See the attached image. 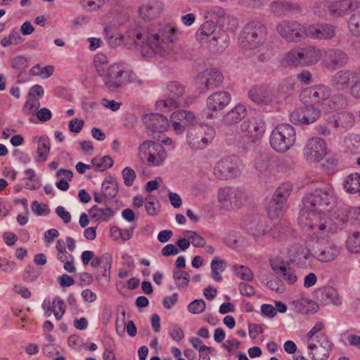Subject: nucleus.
Returning <instances> with one entry per match:
<instances>
[{"label":"nucleus","mask_w":360,"mask_h":360,"mask_svg":"<svg viewBox=\"0 0 360 360\" xmlns=\"http://www.w3.org/2000/svg\"><path fill=\"white\" fill-rule=\"evenodd\" d=\"M177 27L172 24L161 27L157 32L146 36V44L153 53L163 55L172 49V44L177 40Z\"/></svg>","instance_id":"1"},{"label":"nucleus","mask_w":360,"mask_h":360,"mask_svg":"<svg viewBox=\"0 0 360 360\" xmlns=\"http://www.w3.org/2000/svg\"><path fill=\"white\" fill-rule=\"evenodd\" d=\"M335 203L333 188L330 186L319 188L306 195L303 199L302 211H317L326 213Z\"/></svg>","instance_id":"2"},{"label":"nucleus","mask_w":360,"mask_h":360,"mask_svg":"<svg viewBox=\"0 0 360 360\" xmlns=\"http://www.w3.org/2000/svg\"><path fill=\"white\" fill-rule=\"evenodd\" d=\"M323 56V51L314 46H308L290 50L283 58V62L294 67L310 66L316 64Z\"/></svg>","instance_id":"3"},{"label":"nucleus","mask_w":360,"mask_h":360,"mask_svg":"<svg viewBox=\"0 0 360 360\" xmlns=\"http://www.w3.org/2000/svg\"><path fill=\"white\" fill-rule=\"evenodd\" d=\"M132 71L126 63H115L108 68L103 79L107 88L115 91L129 83L132 79Z\"/></svg>","instance_id":"4"},{"label":"nucleus","mask_w":360,"mask_h":360,"mask_svg":"<svg viewBox=\"0 0 360 360\" xmlns=\"http://www.w3.org/2000/svg\"><path fill=\"white\" fill-rule=\"evenodd\" d=\"M295 139V129L288 124H281L272 131L270 144L275 150L283 153L293 146Z\"/></svg>","instance_id":"5"},{"label":"nucleus","mask_w":360,"mask_h":360,"mask_svg":"<svg viewBox=\"0 0 360 360\" xmlns=\"http://www.w3.org/2000/svg\"><path fill=\"white\" fill-rule=\"evenodd\" d=\"M138 157L143 163H147L150 166H158L165 160L167 153L160 143L146 141L139 147Z\"/></svg>","instance_id":"6"},{"label":"nucleus","mask_w":360,"mask_h":360,"mask_svg":"<svg viewBox=\"0 0 360 360\" xmlns=\"http://www.w3.org/2000/svg\"><path fill=\"white\" fill-rule=\"evenodd\" d=\"M266 27L259 21L248 23L243 32V46L255 49L263 44L266 39Z\"/></svg>","instance_id":"7"},{"label":"nucleus","mask_w":360,"mask_h":360,"mask_svg":"<svg viewBox=\"0 0 360 360\" xmlns=\"http://www.w3.org/2000/svg\"><path fill=\"white\" fill-rule=\"evenodd\" d=\"M276 30L288 42L298 43L307 37V27L297 21L283 20L277 24Z\"/></svg>","instance_id":"8"},{"label":"nucleus","mask_w":360,"mask_h":360,"mask_svg":"<svg viewBox=\"0 0 360 360\" xmlns=\"http://www.w3.org/2000/svg\"><path fill=\"white\" fill-rule=\"evenodd\" d=\"M218 200L221 207L226 210L240 208L247 202V197L242 191L225 187L219 190Z\"/></svg>","instance_id":"9"},{"label":"nucleus","mask_w":360,"mask_h":360,"mask_svg":"<svg viewBox=\"0 0 360 360\" xmlns=\"http://www.w3.org/2000/svg\"><path fill=\"white\" fill-rule=\"evenodd\" d=\"M307 216L302 217V221L305 220L304 224L315 233L330 232L333 229L332 221L326 216V213L317 211H304Z\"/></svg>","instance_id":"10"},{"label":"nucleus","mask_w":360,"mask_h":360,"mask_svg":"<svg viewBox=\"0 0 360 360\" xmlns=\"http://www.w3.org/2000/svg\"><path fill=\"white\" fill-rule=\"evenodd\" d=\"M240 129L243 139L248 142L256 143L263 137L266 126L261 118L252 117L243 121Z\"/></svg>","instance_id":"11"},{"label":"nucleus","mask_w":360,"mask_h":360,"mask_svg":"<svg viewBox=\"0 0 360 360\" xmlns=\"http://www.w3.org/2000/svg\"><path fill=\"white\" fill-rule=\"evenodd\" d=\"M330 89L323 84L313 86L304 91V96L308 98L305 100L306 103L322 109H324L323 105L330 101Z\"/></svg>","instance_id":"12"},{"label":"nucleus","mask_w":360,"mask_h":360,"mask_svg":"<svg viewBox=\"0 0 360 360\" xmlns=\"http://www.w3.org/2000/svg\"><path fill=\"white\" fill-rule=\"evenodd\" d=\"M327 153V144L321 138H312L307 141L304 155L309 162H319Z\"/></svg>","instance_id":"13"},{"label":"nucleus","mask_w":360,"mask_h":360,"mask_svg":"<svg viewBox=\"0 0 360 360\" xmlns=\"http://www.w3.org/2000/svg\"><path fill=\"white\" fill-rule=\"evenodd\" d=\"M320 116V109L309 104L304 108L296 109L290 115V121L295 124H310L315 122Z\"/></svg>","instance_id":"14"},{"label":"nucleus","mask_w":360,"mask_h":360,"mask_svg":"<svg viewBox=\"0 0 360 360\" xmlns=\"http://www.w3.org/2000/svg\"><path fill=\"white\" fill-rule=\"evenodd\" d=\"M239 173L235 159L227 158L219 161L214 167V174L219 179H229L236 177Z\"/></svg>","instance_id":"15"},{"label":"nucleus","mask_w":360,"mask_h":360,"mask_svg":"<svg viewBox=\"0 0 360 360\" xmlns=\"http://www.w3.org/2000/svg\"><path fill=\"white\" fill-rule=\"evenodd\" d=\"M215 135L213 128L205 127L195 134H191L188 139L189 146L194 150H200L205 148L210 143Z\"/></svg>","instance_id":"16"},{"label":"nucleus","mask_w":360,"mask_h":360,"mask_svg":"<svg viewBox=\"0 0 360 360\" xmlns=\"http://www.w3.org/2000/svg\"><path fill=\"white\" fill-rule=\"evenodd\" d=\"M164 10L163 3L159 0H150L139 7V16L146 21H150L160 17Z\"/></svg>","instance_id":"17"},{"label":"nucleus","mask_w":360,"mask_h":360,"mask_svg":"<svg viewBox=\"0 0 360 360\" xmlns=\"http://www.w3.org/2000/svg\"><path fill=\"white\" fill-rule=\"evenodd\" d=\"M308 349L313 360H326L332 349V343L326 335L321 337L319 345L309 342Z\"/></svg>","instance_id":"18"},{"label":"nucleus","mask_w":360,"mask_h":360,"mask_svg":"<svg viewBox=\"0 0 360 360\" xmlns=\"http://www.w3.org/2000/svg\"><path fill=\"white\" fill-rule=\"evenodd\" d=\"M171 122L176 134H181L186 129L195 122L194 115L186 110H177L171 115Z\"/></svg>","instance_id":"19"},{"label":"nucleus","mask_w":360,"mask_h":360,"mask_svg":"<svg viewBox=\"0 0 360 360\" xmlns=\"http://www.w3.org/2000/svg\"><path fill=\"white\" fill-rule=\"evenodd\" d=\"M224 80L222 74L215 69H207L197 77V82L203 85L206 89L219 86Z\"/></svg>","instance_id":"20"},{"label":"nucleus","mask_w":360,"mask_h":360,"mask_svg":"<svg viewBox=\"0 0 360 360\" xmlns=\"http://www.w3.org/2000/svg\"><path fill=\"white\" fill-rule=\"evenodd\" d=\"M335 34V27L330 24L312 25L307 28V37L317 39H330Z\"/></svg>","instance_id":"21"},{"label":"nucleus","mask_w":360,"mask_h":360,"mask_svg":"<svg viewBox=\"0 0 360 360\" xmlns=\"http://www.w3.org/2000/svg\"><path fill=\"white\" fill-rule=\"evenodd\" d=\"M316 300L323 304L332 303L334 305H340L342 300L335 288L332 286H324L315 291Z\"/></svg>","instance_id":"22"},{"label":"nucleus","mask_w":360,"mask_h":360,"mask_svg":"<svg viewBox=\"0 0 360 360\" xmlns=\"http://www.w3.org/2000/svg\"><path fill=\"white\" fill-rule=\"evenodd\" d=\"M231 100L229 93L224 91L211 94L207 99V106L210 110L219 111L229 105Z\"/></svg>","instance_id":"23"},{"label":"nucleus","mask_w":360,"mask_h":360,"mask_svg":"<svg viewBox=\"0 0 360 360\" xmlns=\"http://www.w3.org/2000/svg\"><path fill=\"white\" fill-rule=\"evenodd\" d=\"M323 62L328 67L335 68L342 66L347 61V55L340 50L323 51Z\"/></svg>","instance_id":"24"},{"label":"nucleus","mask_w":360,"mask_h":360,"mask_svg":"<svg viewBox=\"0 0 360 360\" xmlns=\"http://www.w3.org/2000/svg\"><path fill=\"white\" fill-rule=\"evenodd\" d=\"M340 248L330 243L321 245L315 251L317 259L323 262H328L334 260L340 254Z\"/></svg>","instance_id":"25"},{"label":"nucleus","mask_w":360,"mask_h":360,"mask_svg":"<svg viewBox=\"0 0 360 360\" xmlns=\"http://www.w3.org/2000/svg\"><path fill=\"white\" fill-rule=\"evenodd\" d=\"M250 98L256 103L268 104L273 101V94L266 86H256L249 91Z\"/></svg>","instance_id":"26"},{"label":"nucleus","mask_w":360,"mask_h":360,"mask_svg":"<svg viewBox=\"0 0 360 360\" xmlns=\"http://www.w3.org/2000/svg\"><path fill=\"white\" fill-rule=\"evenodd\" d=\"M357 72L353 70H341L338 72L333 78V86L338 89L348 87L350 83H354Z\"/></svg>","instance_id":"27"},{"label":"nucleus","mask_w":360,"mask_h":360,"mask_svg":"<svg viewBox=\"0 0 360 360\" xmlns=\"http://www.w3.org/2000/svg\"><path fill=\"white\" fill-rule=\"evenodd\" d=\"M148 129L153 132L162 133L169 127V121L166 117L161 114H151L146 120Z\"/></svg>","instance_id":"28"},{"label":"nucleus","mask_w":360,"mask_h":360,"mask_svg":"<svg viewBox=\"0 0 360 360\" xmlns=\"http://www.w3.org/2000/svg\"><path fill=\"white\" fill-rule=\"evenodd\" d=\"M247 115L244 105H237L233 109L228 112L224 117L223 122L226 125H232L239 122Z\"/></svg>","instance_id":"29"},{"label":"nucleus","mask_w":360,"mask_h":360,"mask_svg":"<svg viewBox=\"0 0 360 360\" xmlns=\"http://www.w3.org/2000/svg\"><path fill=\"white\" fill-rule=\"evenodd\" d=\"M50 147L51 143L49 139L46 136H41L38 141L35 161L37 162H45L49 156Z\"/></svg>","instance_id":"30"},{"label":"nucleus","mask_w":360,"mask_h":360,"mask_svg":"<svg viewBox=\"0 0 360 360\" xmlns=\"http://www.w3.org/2000/svg\"><path fill=\"white\" fill-rule=\"evenodd\" d=\"M292 304L297 312L304 314L315 312L317 307L316 304L313 300L307 298H301L293 301Z\"/></svg>","instance_id":"31"},{"label":"nucleus","mask_w":360,"mask_h":360,"mask_svg":"<svg viewBox=\"0 0 360 360\" xmlns=\"http://www.w3.org/2000/svg\"><path fill=\"white\" fill-rule=\"evenodd\" d=\"M351 8V4L346 0L337 1L328 6L329 12L334 17L345 15Z\"/></svg>","instance_id":"32"},{"label":"nucleus","mask_w":360,"mask_h":360,"mask_svg":"<svg viewBox=\"0 0 360 360\" xmlns=\"http://www.w3.org/2000/svg\"><path fill=\"white\" fill-rule=\"evenodd\" d=\"M89 214L91 218L96 220L107 221L109 218L114 215L113 210L108 207H100L98 205H94L89 210Z\"/></svg>","instance_id":"33"},{"label":"nucleus","mask_w":360,"mask_h":360,"mask_svg":"<svg viewBox=\"0 0 360 360\" xmlns=\"http://www.w3.org/2000/svg\"><path fill=\"white\" fill-rule=\"evenodd\" d=\"M344 188L347 193H360V174L354 173L349 175L344 182Z\"/></svg>","instance_id":"34"},{"label":"nucleus","mask_w":360,"mask_h":360,"mask_svg":"<svg viewBox=\"0 0 360 360\" xmlns=\"http://www.w3.org/2000/svg\"><path fill=\"white\" fill-rule=\"evenodd\" d=\"M292 190V186L289 183H283L276 189L272 198L275 200L285 203Z\"/></svg>","instance_id":"35"},{"label":"nucleus","mask_w":360,"mask_h":360,"mask_svg":"<svg viewBox=\"0 0 360 360\" xmlns=\"http://www.w3.org/2000/svg\"><path fill=\"white\" fill-rule=\"evenodd\" d=\"M190 342L193 347L200 352V358L210 360L209 354L213 352V348L203 345L202 341L198 338H192Z\"/></svg>","instance_id":"36"},{"label":"nucleus","mask_w":360,"mask_h":360,"mask_svg":"<svg viewBox=\"0 0 360 360\" xmlns=\"http://www.w3.org/2000/svg\"><path fill=\"white\" fill-rule=\"evenodd\" d=\"M215 30V25L212 21H206L198 29L196 37L199 41L205 40L210 36Z\"/></svg>","instance_id":"37"},{"label":"nucleus","mask_w":360,"mask_h":360,"mask_svg":"<svg viewBox=\"0 0 360 360\" xmlns=\"http://www.w3.org/2000/svg\"><path fill=\"white\" fill-rule=\"evenodd\" d=\"M347 250L351 252H360V232H354L347 238Z\"/></svg>","instance_id":"38"},{"label":"nucleus","mask_w":360,"mask_h":360,"mask_svg":"<svg viewBox=\"0 0 360 360\" xmlns=\"http://www.w3.org/2000/svg\"><path fill=\"white\" fill-rule=\"evenodd\" d=\"M173 277L176 281L178 288H186L190 281L189 274L181 269H174L173 272Z\"/></svg>","instance_id":"39"},{"label":"nucleus","mask_w":360,"mask_h":360,"mask_svg":"<svg viewBox=\"0 0 360 360\" xmlns=\"http://www.w3.org/2000/svg\"><path fill=\"white\" fill-rule=\"evenodd\" d=\"M91 163L99 171H104L112 166L113 160L110 156L96 157L91 160Z\"/></svg>","instance_id":"40"},{"label":"nucleus","mask_w":360,"mask_h":360,"mask_svg":"<svg viewBox=\"0 0 360 360\" xmlns=\"http://www.w3.org/2000/svg\"><path fill=\"white\" fill-rule=\"evenodd\" d=\"M337 127L345 129L352 127L354 124V117L350 112H344L340 114L338 119L335 121Z\"/></svg>","instance_id":"41"},{"label":"nucleus","mask_w":360,"mask_h":360,"mask_svg":"<svg viewBox=\"0 0 360 360\" xmlns=\"http://www.w3.org/2000/svg\"><path fill=\"white\" fill-rule=\"evenodd\" d=\"M284 205V203L278 200H275V199L272 198L269 202L267 207L269 217L271 219L278 217L281 213Z\"/></svg>","instance_id":"42"},{"label":"nucleus","mask_w":360,"mask_h":360,"mask_svg":"<svg viewBox=\"0 0 360 360\" xmlns=\"http://www.w3.org/2000/svg\"><path fill=\"white\" fill-rule=\"evenodd\" d=\"M211 268L212 278L217 281H221V276L219 274V272H222L225 269L224 261L218 258H214L211 263Z\"/></svg>","instance_id":"43"},{"label":"nucleus","mask_w":360,"mask_h":360,"mask_svg":"<svg viewBox=\"0 0 360 360\" xmlns=\"http://www.w3.org/2000/svg\"><path fill=\"white\" fill-rule=\"evenodd\" d=\"M51 311L53 312L56 319H60L65 312V304L64 302L59 299L53 300L52 307L47 309L46 313L49 312V315Z\"/></svg>","instance_id":"44"},{"label":"nucleus","mask_w":360,"mask_h":360,"mask_svg":"<svg viewBox=\"0 0 360 360\" xmlns=\"http://www.w3.org/2000/svg\"><path fill=\"white\" fill-rule=\"evenodd\" d=\"M168 96L181 98L185 93L184 86L177 82H170L167 84Z\"/></svg>","instance_id":"45"},{"label":"nucleus","mask_w":360,"mask_h":360,"mask_svg":"<svg viewBox=\"0 0 360 360\" xmlns=\"http://www.w3.org/2000/svg\"><path fill=\"white\" fill-rule=\"evenodd\" d=\"M94 63L98 74L103 77L108 63L107 57L104 54L98 53L95 56Z\"/></svg>","instance_id":"46"},{"label":"nucleus","mask_w":360,"mask_h":360,"mask_svg":"<svg viewBox=\"0 0 360 360\" xmlns=\"http://www.w3.org/2000/svg\"><path fill=\"white\" fill-rule=\"evenodd\" d=\"M274 162L267 158H260L256 163V169L262 174H267L272 172Z\"/></svg>","instance_id":"47"},{"label":"nucleus","mask_w":360,"mask_h":360,"mask_svg":"<svg viewBox=\"0 0 360 360\" xmlns=\"http://www.w3.org/2000/svg\"><path fill=\"white\" fill-rule=\"evenodd\" d=\"M102 193L105 198H112L117 193V184L112 181H105L102 185Z\"/></svg>","instance_id":"48"},{"label":"nucleus","mask_w":360,"mask_h":360,"mask_svg":"<svg viewBox=\"0 0 360 360\" xmlns=\"http://www.w3.org/2000/svg\"><path fill=\"white\" fill-rule=\"evenodd\" d=\"M184 235L190 240L191 243L195 247H204L206 244L205 239L195 232L186 231L184 232Z\"/></svg>","instance_id":"49"},{"label":"nucleus","mask_w":360,"mask_h":360,"mask_svg":"<svg viewBox=\"0 0 360 360\" xmlns=\"http://www.w3.org/2000/svg\"><path fill=\"white\" fill-rule=\"evenodd\" d=\"M234 271L238 277L242 280L250 281L253 279V275L250 268L245 266H234Z\"/></svg>","instance_id":"50"},{"label":"nucleus","mask_w":360,"mask_h":360,"mask_svg":"<svg viewBox=\"0 0 360 360\" xmlns=\"http://www.w3.org/2000/svg\"><path fill=\"white\" fill-rule=\"evenodd\" d=\"M22 41V37L16 32H11L8 36L4 37L1 41V44L4 47L10 45H17Z\"/></svg>","instance_id":"51"},{"label":"nucleus","mask_w":360,"mask_h":360,"mask_svg":"<svg viewBox=\"0 0 360 360\" xmlns=\"http://www.w3.org/2000/svg\"><path fill=\"white\" fill-rule=\"evenodd\" d=\"M54 68L52 65L41 67L39 65L34 66L30 70V73L33 75H40L44 77H50L53 72Z\"/></svg>","instance_id":"52"},{"label":"nucleus","mask_w":360,"mask_h":360,"mask_svg":"<svg viewBox=\"0 0 360 360\" xmlns=\"http://www.w3.org/2000/svg\"><path fill=\"white\" fill-rule=\"evenodd\" d=\"M180 104V98H176L171 96H168V98L165 100H161L157 102V105L160 108H167L169 110L176 108Z\"/></svg>","instance_id":"53"},{"label":"nucleus","mask_w":360,"mask_h":360,"mask_svg":"<svg viewBox=\"0 0 360 360\" xmlns=\"http://www.w3.org/2000/svg\"><path fill=\"white\" fill-rule=\"evenodd\" d=\"M39 107V101L38 98H31L28 96L25 103L23 111L27 115L33 114Z\"/></svg>","instance_id":"54"},{"label":"nucleus","mask_w":360,"mask_h":360,"mask_svg":"<svg viewBox=\"0 0 360 360\" xmlns=\"http://www.w3.org/2000/svg\"><path fill=\"white\" fill-rule=\"evenodd\" d=\"M122 177L124 184L127 186H131L136 177V174L132 168L127 167L122 170Z\"/></svg>","instance_id":"55"},{"label":"nucleus","mask_w":360,"mask_h":360,"mask_svg":"<svg viewBox=\"0 0 360 360\" xmlns=\"http://www.w3.org/2000/svg\"><path fill=\"white\" fill-rule=\"evenodd\" d=\"M104 31H105V35L106 39L110 41L115 37V45H120L122 43H123V41L124 40V36L122 34L115 33V30L112 29V27H105Z\"/></svg>","instance_id":"56"},{"label":"nucleus","mask_w":360,"mask_h":360,"mask_svg":"<svg viewBox=\"0 0 360 360\" xmlns=\"http://www.w3.org/2000/svg\"><path fill=\"white\" fill-rule=\"evenodd\" d=\"M206 304L202 300H195L188 306V309L193 314H200L205 311Z\"/></svg>","instance_id":"57"},{"label":"nucleus","mask_w":360,"mask_h":360,"mask_svg":"<svg viewBox=\"0 0 360 360\" xmlns=\"http://www.w3.org/2000/svg\"><path fill=\"white\" fill-rule=\"evenodd\" d=\"M271 266L272 269L277 274H281L283 271H285V269L288 267L285 262L278 257L271 260Z\"/></svg>","instance_id":"58"},{"label":"nucleus","mask_w":360,"mask_h":360,"mask_svg":"<svg viewBox=\"0 0 360 360\" xmlns=\"http://www.w3.org/2000/svg\"><path fill=\"white\" fill-rule=\"evenodd\" d=\"M349 27L355 36H360V15H352L350 18Z\"/></svg>","instance_id":"59"},{"label":"nucleus","mask_w":360,"mask_h":360,"mask_svg":"<svg viewBox=\"0 0 360 360\" xmlns=\"http://www.w3.org/2000/svg\"><path fill=\"white\" fill-rule=\"evenodd\" d=\"M338 165V160L336 158L329 157L323 164V167L328 174H333L336 170Z\"/></svg>","instance_id":"60"},{"label":"nucleus","mask_w":360,"mask_h":360,"mask_svg":"<svg viewBox=\"0 0 360 360\" xmlns=\"http://www.w3.org/2000/svg\"><path fill=\"white\" fill-rule=\"evenodd\" d=\"M281 275L283 279L289 283V284H294L297 279L294 270L289 266L285 269V271H283Z\"/></svg>","instance_id":"61"},{"label":"nucleus","mask_w":360,"mask_h":360,"mask_svg":"<svg viewBox=\"0 0 360 360\" xmlns=\"http://www.w3.org/2000/svg\"><path fill=\"white\" fill-rule=\"evenodd\" d=\"M350 94L353 97L360 98V74L359 73H357V77H355L354 83L351 85Z\"/></svg>","instance_id":"62"},{"label":"nucleus","mask_w":360,"mask_h":360,"mask_svg":"<svg viewBox=\"0 0 360 360\" xmlns=\"http://www.w3.org/2000/svg\"><path fill=\"white\" fill-rule=\"evenodd\" d=\"M32 210L37 215L47 214L49 212L46 205H41L37 200L32 202Z\"/></svg>","instance_id":"63"},{"label":"nucleus","mask_w":360,"mask_h":360,"mask_svg":"<svg viewBox=\"0 0 360 360\" xmlns=\"http://www.w3.org/2000/svg\"><path fill=\"white\" fill-rule=\"evenodd\" d=\"M239 290L241 295L246 297H251L255 292L254 288L246 283H240Z\"/></svg>","instance_id":"64"}]
</instances>
